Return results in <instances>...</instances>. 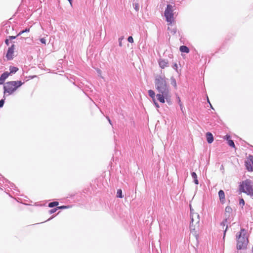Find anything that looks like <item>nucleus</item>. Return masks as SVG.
Returning <instances> with one entry per match:
<instances>
[{"instance_id": "obj_1", "label": "nucleus", "mask_w": 253, "mask_h": 253, "mask_svg": "<svg viewBox=\"0 0 253 253\" xmlns=\"http://www.w3.org/2000/svg\"><path fill=\"white\" fill-rule=\"evenodd\" d=\"M155 87L159 92L157 94L158 100L161 103H165V99H170V94L166 78L164 76H157L155 81Z\"/></svg>"}, {"instance_id": "obj_2", "label": "nucleus", "mask_w": 253, "mask_h": 253, "mask_svg": "<svg viewBox=\"0 0 253 253\" xmlns=\"http://www.w3.org/2000/svg\"><path fill=\"white\" fill-rule=\"evenodd\" d=\"M237 249L243 250L247 248L249 243L247 232L245 229L241 228L239 235H236Z\"/></svg>"}, {"instance_id": "obj_3", "label": "nucleus", "mask_w": 253, "mask_h": 253, "mask_svg": "<svg viewBox=\"0 0 253 253\" xmlns=\"http://www.w3.org/2000/svg\"><path fill=\"white\" fill-rule=\"evenodd\" d=\"M190 223L189 228L190 229L191 233H193L196 235V233L195 232V227L199 226V223L200 222L199 215L194 212V210L190 208Z\"/></svg>"}, {"instance_id": "obj_4", "label": "nucleus", "mask_w": 253, "mask_h": 253, "mask_svg": "<svg viewBox=\"0 0 253 253\" xmlns=\"http://www.w3.org/2000/svg\"><path fill=\"white\" fill-rule=\"evenodd\" d=\"M240 190L243 193L253 197V184L249 179L242 181L240 185Z\"/></svg>"}, {"instance_id": "obj_5", "label": "nucleus", "mask_w": 253, "mask_h": 253, "mask_svg": "<svg viewBox=\"0 0 253 253\" xmlns=\"http://www.w3.org/2000/svg\"><path fill=\"white\" fill-rule=\"evenodd\" d=\"M22 84L23 83L21 81L8 82L4 85V93H8L9 94H11Z\"/></svg>"}, {"instance_id": "obj_6", "label": "nucleus", "mask_w": 253, "mask_h": 253, "mask_svg": "<svg viewBox=\"0 0 253 253\" xmlns=\"http://www.w3.org/2000/svg\"><path fill=\"white\" fill-rule=\"evenodd\" d=\"M164 16L166 19V21L168 22L169 27L168 29H169V26H172V24L174 21V14L173 6L170 4H168L164 12Z\"/></svg>"}, {"instance_id": "obj_7", "label": "nucleus", "mask_w": 253, "mask_h": 253, "mask_svg": "<svg viewBox=\"0 0 253 253\" xmlns=\"http://www.w3.org/2000/svg\"><path fill=\"white\" fill-rule=\"evenodd\" d=\"M14 49V45H12L10 47L8 48L7 50L6 57L8 60H11L13 58V53Z\"/></svg>"}, {"instance_id": "obj_8", "label": "nucleus", "mask_w": 253, "mask_h": 253, "mask_svg": "<svg viewBox=\"0 0 253 253\" xmlns=\"http://www.w3.org/2000/svg\"><path fill=\"white\" fill-rule=\"evenodd\" d=\"M229 220V218H226L225 219H224V220L220 223V225L223 226V228L224 227V226H226V228H225V229L224 230V235H223V238L225 237V234H226V232L228 229V225H227V223L228 222L229 223V222H228V220Z\"/></svg>"}, {"instance_id": "obj_9", "label": "nucleus", "mask_w": 253, "mask_h": 253, "mask_svg": "<svg viewBox=\"0 0 253 253\" xmlns=\"http://www.w3.org/2000/svg\"><path fill=\"white\" fill-rule=\"evenodd\" d=\"M10 73L7 72H5L3 73L0 77V84H2L4 82V81L8 78L9 76Z\"/></svg>"}, {"instance_id": "obj_10", "label": "nucleus", "mask_w": 253, "mask_h": 253, "mask_svg": "<svg viewBox=\"0 0 253 253\" xmlns=\"http://www.w3.org/2000/svg\"><path fill=\"white\" fill-rule=\"evenodd\" d=\"M207 142L209 143H211L213 141V137L211 133L208 132L206 133Z\"/></svg>"}, {"instance_id": "obj_11", "label": "nucleus", "mask_w": 253, "mask_h": 253, "mask_svg": "<svg viewBox=\"0 0 253 253\" xmlns=\"http://www.w3.org/2000/svg\"><path fill=\"white\" fill-rule=\"evenodd\" d=\"M159 65L162 68H164L168 66V62L165 59H161L159 61Z\"/></svg>"}, {"instance_id": "obj_12", "label": "nucleus", "mask_w": 253, "mask_h": 253, "mask_svg": "<svg viewBox=\"0 0 253 253\" xmlns=\"http://www.w3.org/2000/svg\"><path fill=\"white\" fill-rule=\"evenodd\" d=\"M218 196L220 201L221 202H223L225 200V194L224 191L222 190H220L218 192Z\"/></svg>"}, {"instance_id": "obj_13", "label": "nucleus", "mask_w": 253, "mask_h": 253, "mask_svg": "<svg viewBox=\"0 0 253 253\" xmlns=\"http://www.w3.org/2000/svg\"><path fill=\"white\" fill-rule=\"evenodd\" d=\"M232 212V209L229 207L227 206L225 208V216L227 217L228 216V218H229L230 215L229 214L231 213Z\"/></svg>"}, {"instance_id": "obj_14", "label": "nucleus", "mask_w": 253, "mask_h": 253, "mask_svg": "<svg viewBox=\"0 0 253 253\" xmlns=\"http://www.w3.org/2000/svg\"><path fill=\"white\" fill-rule=\"evenodd\" d=\"M191 176L193 179V181L194 183L196 185H198L199 184V181L198 180L197 175L196 173L195 172H192L191 173Z\"/></svg>"}, {"instance_id": "obj_15", "label": "nucleus", "mask_w": 253, "mask_h": 253, "mask_svg": "<svg viewBox=\"0 0 253 253\" xmlns=\"http://www.w3.org/2000/svg\"><path fill=\"white\" fill-rule=\"evenodd\" d=\"M179 50L181 52L188 53L189 52V49L188 47L185 45H182L180 47Z\"/></svg>"}, {"instance_id": "obj_16", "label": "nucleus", "mask_w": 253, "mask_h": 253, "mask_svg": "<svg viewBox=\"0 0 253 253\" xmlns=\"http://www.w3.org/2000/svg\"><path fill=\"white\" fill-rule=\"evenodd\" d=\"M177 99H178V104L180 107V110H181L182 113L184 114V112L185 111V109L184 107L182 105L179 97H177Z\"/></svg>"}, {"instance_id": "obj_17", "label": "nucleus", "mask_w": 253, "mask_h": 253, "mask_svg": "<svg viewBox=\"0 0 253 253\" xmlns=\"http://www.w3.org/2000/svg\"><path fill=\"white\" fill-rule=\"evenodd\" d=\"M149 95L152 98L153 100L155 99V93L153 90H148Z\"/></svg>"}, {"instance_id": "obj_18", "label": "nucleus", "mask_w": 253, "mask_h": 253, "mask_svg": "<svg viewBox=\"0 0 253 253\" xmlns=\"http://www.w3.org/2000/svg\"><path fill=\"white\" fill-rule=\"evenodd\" d=\"M9 70H10V73H9L10 74H12V73H16L18 70V68L16 67L10 66V68H9Z\"/></svg>"}, {"instance_id": "obj_19", "label": "nucleus", "mask_w": 253, "mask_h": 253, "mask_svg": "<svg viewBox=\"0 0 253 253\" xmlns=\"http://www.w3.org/2000/svg\"><path fill=\"white\" fill-rule=\"evenodd\" d=\"M59 204V203L58 202H51L48 204V207L50 208H52L55 206H58Z\"/></svg>"}, {"instance_id": "obj_20", "label": "nucleus", "mask_w": 253, "mask_h": 253, "mask_svg": "<svg viewBox=\"0 0 253 253\" xmlns=\"http://www.w3.org/2000/svg\"><path fill=\"white\" fill-rule=\"evenodd\" d=\"M117 197H119V198H123L122 191L121 189H118L117 190Z\"/></svg>"}, {"instance_id": "obj_21", "label": "nucleus", "mask_w": 253, "mask_h": 253, "mask_svg": "<svg viewBox=\"0 0 253 253\" xmlns=\"http://www.w3.org/2000/svg\"><path fill=\"white\" fill-rule=\"evenodd\" d=\"M228 145L231 147H235V144L233 140H229L228 141Z\"/></svg>"}, {"instance_id": "obj_22", "label": "nucleus", "mask_w": 253, "mask_h": 253, "mask_svg": "<svg viewBox=\"0 0 253 253\" xmlns=\"http://www.w3.org/2000/svg\"><path fill=\"white\" fill-rule=\"evenodd\" d=\"M246 167L249 171L253 170V168L250 164H249L247 163H246Z\"/></svg>"}, {"instance_id": "obj_23", "label": "nucleus", "mask_w": 253, "mask_h": 253, "mask_svg": "<svg viewBox=\"0 0 253 253\" xmlns=\"http://www.w3.org/2000/svg\"><path fill=\"white\" fill-rule=\"evenodd\" d=\"M30 31V29H26L25 30L22 31L19 33V34L17 35V36H18L19 35H21L23 33L25 32H29Z\"/></svg>"}, {"instance_id": "obj_24", "label": "nucleus", "mask_w": 253, "mask_h": 253, "mask_svg": "<svg viewBox=\"0 0 253 253\" xmlns=\"http://www.w3.org/2000/svg\"><path fill=\"white\" fill-rule=\"evenodd\" d=\"M239 204H240V205H241L242 206H244L245 201L243 199H240V200L239 201Z\"/></svg>"}, {"instance_id": "obj_25", "label": "nucleus", "mask_w": 253, "mask_h": 253, "mask_svg": "<svg viewBox=\"0 0 253 253\" xmlns=\"http://www.w3.org/2000/svg\"><path fill=\"white\" fill-rule=\"evenodd\" d=\"M127 41H128V42H131V43H132L133 42V38L131 37V36H130L127 39Z\"/></svg>"}, {"instance_id": "obj_26", "label": "nucleus", "mask_w": 253, "mask_h": 253, "mask_svg": "<svg viewBox=\"0 0 253 253\" xmlns=\"http://www.w3.org/2000/svg\"><path fill=\"white\" fill-rule=\"evenodd\" d=\"M57 210L58 209H65L68 208V207L66 206H62L57 207Z\"/></svg>"}, {"instance_id": "obj_27", "label": "nucleus", "mask_w": 253, "mask_h": 253, "mask_svg": "<svg viewBox=\"0 0 253 253\" xmlns=\"http://www.w3.org/2000/svg\"><path fill=\"white\" fill-rule=\"evenodd\" d=\"M40 41L42 43H43L44 44H46V40L44 38H42L40 39Z\"/></svg>"}, {"instance_id": "obj_28", "label": "nucleus", "mask_w": 253, "mask_h": 253, "mask_svg": "<svg viewBox=\"0 0 253 253\" xmlns=\"http://www.w3.org/2000/svg\"><path fill=\"white\" fill-rule=\"evenodd\" d=\"M153 102L155 105V106L157 107V108H159V105L158 104V103L156 102V99L155 100H153Z\"/></svg>"}, {"instance_id": "obj_29", "label": "nucleus", "mask_w": 253, "mask_h": 253, "mask_svg": "<svg viewBox=\"0 0 253 253\" xmlns=\"http://www.w3.org/2000/svg\"><path fill=\"white\" fill-rule=\"evenodd\" d=\"M4 102V99H1L0 100V108L2 107L3 106Z\"/></svg>"}, {"instance_id": "obj_30", "label": "nucleus", "mask_w": 253, "mask_h": 253, "mask_svg": "<svg viewBox=\"0 0 253 253\" xmlns=\"http://www.w3.org/2000/svg\"><path fill=\"white\" fill-rule=\"evenodd\" d=\"M57 210V208H56L51 210L49 212L50 213H53L55 212Z\"/></svg>"}, {"instance_id": "obj_31", "label": "nucleus", "mask_w": 253, "mask_h": 253, "mask_svg": "<svg viewBox=\"0 0 253 253\" xmlns=\"http://www.w3.org/2000/svg\"><path fill=\"white\" fill-rule=\"evenodd\" d=\"M123 40V37L119 38V45L120 46H122V41Z\"/></svg>"}, {"instance_id": "obj_32", "label": "nucleus", "mask_w": 253, "mask_h": 253, "mask_svg": "<svg viewBox=\"0 0 253 253\" xmlns=\"http://www.w3.org/2000/svg\"><path fill=\"white\" fill-rule=\"evenodd\" d=\"M17 36H9V40H13L15 39L16 38Z\"/></svg>"}, {"instance_id": "obj_33", "label": "nucleus", "mask_w": 253, "mask_h": 253, "mask_svg": "<svg viewBox=\"0 0 253 253\" xmlns=\"http://www.w3.org/2000/svg\"><path fill=\"white\" fill-rule=\"evenodd\" d=\"M5 43L6 45H9V39H6L5 41Z\"/></svg>"}, {"instance_id": "obj_34", "label": "nucleus", "mask_w": 253, "mask_h": 253, "mask_svg": "<svg viewBox=\"0 0 253 253\" xmlns=\"http://www.w3.org/2000/svg\"><path fill=\"white\" fill-rule=\"evenodd\" d=\"M225 139L227 140H229V138H230V135H226L225 136Z\"/></svg>"}, {"instance_id": "obj_35", "label": "nucleus", "mask_w": 253, "mask_h": 253, "mask_svg": "<svg viewBox=\"0 0 253 253\" xmlns=\"http://www.w3.org/2000/svg\"><path fill=\"white\" fill-rule=\"evenodd\" d=\"M71 6H72V0H68Z\"/></svg>"}, {"instance_id": "obj_36", "label": "nucleus", "mask_w": 253, "mask_h": 253, "mask_svg": "<svg viewBox=\"0 0 253 253\" xmlns=\"http://www.w3.org/2000/svg\"><path fill=\"white\" fill-rule=\"evenodd\" d=\"M208 102L209 103L210 105H211V108L212 109H213V108H212V106H211V103H210V101H209V98H208Z\"/></svg>"}, {"instance_id": "obj_37", "label": "nucleus", "mask_w": 253, "mask_h": 253, "mask_svg": "<svg viewBox=\"0 0 253 253\" xmlns=\"http://www.w3.org/2000/svg\"><path fill=\"white\" fill-rule=\"evenodd\" d=\"M174 66H175V69L177 68V64H174Z\"/></svg>"}, {"instance_id": "obj_38", "label": "nucleus", "mask_w": 253, "mask_h": 253, "mask_svg": "<svg viewBox=\"0 0 253 253\" xmlns=\"http://www.w3.org/2000/svg\"><path fill=\"white\" fill-rule=\"evenodd\" d=\"M108 121H109V122L111 124V120L109 118H108Z\"/></svg>"}, {"instance_id": "obj_39", "label": "nucleus", "mask_w": 253, "mask_h": 253, "mask_svg": "<svg viewBox=\"0 0 253 253\" xmlns=\"http://www.w3.org/2000/svg\"><path fill=\"white\" fill-rule=\"evenodd\" d=\"M252 252L253 253V247H252Z\"/></svg>"}]
</instances>
